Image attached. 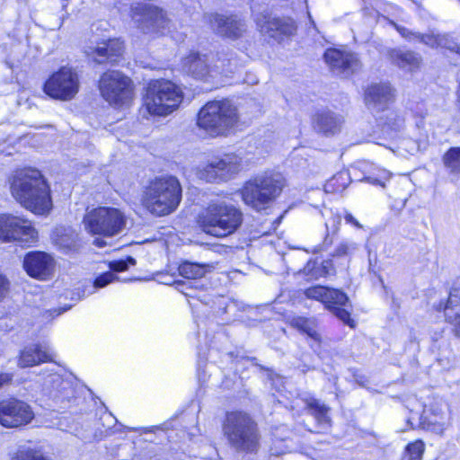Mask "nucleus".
<instances>
[{
	"label": "nucleus",
	"mask_w": 460,
	"mask_h": 460,
	"mask_svg": "<svg viewBox=\"0 0 460 460\" xmlns=\"http://www.w3.org/2000/svg\"><path fill=\"white\" fill-rule=\"evenodd\" d=\"M446 422L442 415H431L427 411L420 418V427L423 429L430 430L436 433H442Z\"/></svg>",
	"instance_id": "obj_32"
},
{
	"label": "nucleus",
	"mask_w": 460,
	"mask_h": 460,
	"mask_svg": "<svg viewBox=\"0 0 460 460\" xmlns=\"http://www.w3.org/2000/svg\"><path fill=\"white\" fill-rule=\"evenodd\" d=\"M342 118L330 111H322L314 117V127L323 134H335L341 129Z\"/></svg>",
	"instance_id": "obj_25"
},
{
	"label": "nucleus",
	"mask_w": 460,
	"mask_h": 460,
	"mask_svg": "<svg viewBox=\"0 0 460 460\" xmlns=\"http://www.w3.org/2000/svg\"><path fill=\"white\" fill-rule=\"evenodd\" d=\"M440 34H415V39L432 48L438 47V40Z\"/></svg>",
	"instance_id": "obj_42"
},
{
	"label": "nucleus",
	"mask_w": 460,
	"mask_h": 460,
	"mask_svg": "<svg viewBox=\"0 0 460 460\" xmlns=\"http://www.w3.org/2000/svg\"><path fill=\"white\" fill-rule=\"evenodd\" d=\"M347 176H348V174L346 172L337 173L326 184V189H329L332 187V190H334V191H338V190L345 189V187H346L345 183H342L341 186H337L336 188H334V187H335L336 183H338L340 181H345Z\"/></svg>",
	"instance_id": "obj_43"
},
{
	"label": "nucleus",
	"mask_w": 460,
	"mask_h": 460,
	"mask_svg": "<svg viewBox=\"0 0 460 460\" xmlns=\"http://www.w3.org/2000/svg\"><path fill=\"white\" fill-rule=\"evenodd\" d=\"M48 381L47 384H49V385L57 391H64L66 389V387L69 385L68 382L64 381V379L61 377L58 374H49L48 376Z\"/></svg>",
	"instance_id": "obj_41"
},
{
	"label": "nucleus",
	"mask_w": 460,
	"mask_h": 460,
	"mask_svg": "<svg viewBox=\"0 0 460 460\" xmlns=\"http://www.w3.org/2000/svg\"><path fill=\"white\" fill-rule=\"evenodd\" d=\"M34 411L26 402L8 399L0 402V425L19 428L28 425L34 419Z\"/></svg>",
	"instance_id": "obj_15"
},
{
	"label": "nucleus",
	"mask_w": 460,
	"mask_h": 460,
	"mask_svg": "<svg viewBox=\"0 0 460 460\" xmlns=\"http://www.w3.org/2000/svg\"><path fill=\"white\" fill-rule=\"evenodd\" d=\"M338 226H334L333 234H335L338 231Z\"/></svg>",
	"instance_id": "obj_53"
},
{
	"label": "nucleus",
	"mask_w": 460,
	"mask_h": 460,
	"mask_svg": "<svg viewBox=\"0 0 460 460\" xmlns=\"http://www.w3.org/2000/svg\"><path fill=\"white\" fill-rule=\"evenodd\" d=\"M102 96L111 105L122 107L133 99L131 80L119 71L112 70L103 73L99 81Z\"/></svg>",
	"instance_id": "obj_10"
},
{
	"label": "nucleus",
	"mask_w": 460,
	"mask_h": 460,
	"mask_svg": "<svg viewBox=\"0 0 460 460\" xmlns=\"http://www.w3.org/2000/svg\"><path fill=\"white\" fill-rule=\"evenodd\" d=\"M303 295L307 299L323 303L325 308L343 323L351 328L355 327V322L350 317L351 304L348 296L341 290L316 285L304 289Z\"/></svg>",
	"instance_id": "obj_8"
},
{
	"label": "nucleus",
	"mask_w": 460,
	"mask_h": 460,
	"mask_svg": "<svg viewBox=\"0 0 460 460\" xmlns=\"http://www.w3.org/2000/svg\"><path fill=\"white\" fill-rule=\"evenodd\" d=\"M428 146V136L426 134H420L417 139L405 138L400 143V148L405 150L410 155H414Z\"/></svg>",
	"instance_id": "obj_35"
},
{
	"label": "nucleus",
	"mask_w": 460,
	"mask_h": 460,
	"mask_svg": "<svg viewBox=\"0 0 460 460\" xmlns=\"http://www.w3.org/2000/svg\"><path fill=\"white\" fill-rule=\"evenodd\" d=\"M444 167L454 177L460 174V146L449 148L442 156ZM455 181V178L451 180Z\"/></svg>",
	"instance_id": "obj_31"
},
{
	"label": "nucleus",
	"mask_w": 460,
	"mask_h": 460,
	"mask_svg": "<svg viewBox=\"0 0 460 460\" xmlns=\"http://www.w3.org/2000/svg\"><path fill=\"white\" fill-rule=\"evenodd\" d=\"M261 33L276 42H282L296 33L297 25L294 19L287 16L276 17L261 13L254 18Z\"/></svg>",
	"instance_id": "obj_14"
},
{
	"label": "nucleus",
	"mask_w": 460,
	"mask_h": 460,
	"mask_svg": "<svg viewBox=\"0 0 460 460\" xmlns=\"http://www.w3.org/2000/svg\"><path fill=\"white\" fill-rule=\"evenodd\" d=\"M389 178L390 172L387 171H383L382 175L379 178L367 177L366 178V180L374 185H380L382 187H385V181L389 180Z\"/></svg>",
	"instance_id": "obj_44"
},
{
	"label": "nucleus",
	"mask_w": 460,
	"mask_h": 460,
	"mask_svg": "<svg viewBox=\"0 0 460 460\" xmlns=\"http://www.w3.org/2000/svg\"><path fill=\"white\" fill-rule=\"evenodd\" d=\"M80 89L77 72L68 66H62L45 82L43 92L51 99L68 102L73 100Z\"/></svg>",
	"instance_id": "obj_11"
},
{
	"label": "nucleus",
	"mask_w": 460,
	"mask_h": 460,
	"mask_svg": "<svg viewBox=\"0 0 460 460\" xmlns=\"http://www.w3.org/2000/svg\"><path fill=\"white\" fill-rule=\"evenodd\" d=\"M412 420H413V417H410L408 419V423H410L411 426H412Z\"/></svg>",
	"instance_id": "obj_51"
},
{
	"label": "nucleus",
	"mask_w": 460,
	"mask_h": 460,
	"mask_svg": "<svg viewBox=\"0 0 460 460\" xmlns=\"http://www.w3.org/2000/svg\"><path fill=\"white\" fill-rule=\"evenodd\" d=\"M0 239L4 242H18L31 245L37 242L38 232L26 218L4 214L0 216Z\"/></svg>",
	"instance_id": "obj_13"
},
{
	"label": "nucleus",
	"mask_w": 460,
	"mask_h": 460,
	"mask_svg": "<svg viewBox=\"0 0 460 460\" xmlns=\"http://www.w3.org/2000/svg\"><path fill=\"white\" fill-rule=\"evenodd\" d=\"M397 31L404 38L406 39H415V34L414 32H411L408 29L404 28V27H401V26H398L396 25L395 26Z\"/></svg>",
	"instance_id": "obj_47"
},
{
	"label": "nucleus",
	"mask_w": 460,
	"mask_h": 460,
	"mask_svg": "<svg viewBox=\"0 0 460 460\" xmlns=\"http://www.w3.org/2000/svg\"><path fill=\"white\" fill-rule=\"evenodd\" d=\"M208 266L185 261L179 267L181 276L187 279V281H176V288L186 296H193L192 282L190 279L202 278L207 272Z\"/></svg>",
	"instance_id": "obj_22"
},
{
	"label": "nucleus",
	"mask_w": 460,
	"mask_h": 460,
	"mask_svg": "<svg viewBox=\"0 0 460 460\" xmlns=\"http://www.w3.org/2000/svg\"><path fill=\"white\" fill-rule=\"evenodd\" d=\"M358 249V244L354 242L344 240L341 242L332 255L333 257H342L352 254Z\"/></svg>",
	"instance_id": "obj_38"
},
{
	"label": "nucleus",
	"mask_w": 460,
	"mask_h": 460,
	"mask_svg": "<svg viewBox=\"0 0 460 460\" xmlns=\"http://www.w3.org/2000/svg\"><path fill=\"white\" fill-rule=\"evenodd\" d=\"M344 219L347 224H350L357 228H362L361 224L352 216V214L346 212L344 215Z\"/></svg>",
	"instance_id": "obj_46"
},
{
	"label": "nucleus",
	"mask_w": 460,
	"mask_h": 460,
	"mask_svg": "<svg viewBox=\"0 0 460 460\" xmlns=\"http://www.w3.org/2000/svg\"><path fill=\"white\" fill-rule=\"evenodd\" d=\"M438 47L447 49L456 53H460V47L449 34L445 33L439 35Z\"/></svg>",
	"instance_id": "obj_40"
},
{
	"label": "nucleus",
	"mask_w": 460,
	"mask_h": 460,
	"mask_svg": "<svg viewBox=\"0 0 460 460\" xmlns=\"http://www.w3.org/2000/svg\"><path fill=\"white\" fill-rule=\"evenodd\" d=\"M182 66L186 73L199 79H205L210 73L207 57L198 53H191L186 57L182 61Z\"/></svg>",
	"instance_id": "obj_26"
},
{
	"label": "nucleus",
	"mask_w": 460,
	"mask_h": 460,
	"mask_svg": "<svg viewBox=\"0 0 460 460\" xmlns=\"http://www.w3.org/2000/svg\"><path fill=\"white\" fill-rule=\"evenodd\" d=\"M8 281L7 279L0 275V301L4 297L6 292H7V289H8Z\"/></svg>",
	"instance_id": "obj_45"
},
{
	"label": "nucleus",
	"mask_w": 460,
	"mask_h": 460,
	"mask_svg": "<svg viewBox=\"0 0 460 460\" xmlns=\"http://www.w3.org/2000/svg\"><path fill=\"white\" fill-rule=\"evenodd\" d=\"M84 224L85 229L93 234L113 236L125 226V217L117 208L100 207L86 213Z\"/></svg>",
	"instance_id": "obj_9"
},
{
	"label": "nucleus",
	"mask_w": 460,
	"mask_h": 460,
	"mask_svg": "<svg viewBox=\"0 0 460 460\" xmlns=\"http://www.w3.org/2000/svg\"><path fill=\"white\" fill-rule=\"evenodd\" d=\"M96 243H97V245H99V246H102V243H98V242L96 241Z\"/></svg>",
	"instance_id": "obj_55"
},
{
	"label": "nucleus",
	"mask_w": 460,
	"mask_h": 460,
	"mask_svg": "<svg viewBox=\"0 0 460 460\" xmlns=\"http://www.w3.org/2000/svg\"><path fill=\"white\" fill-rule=\"evenodd\" d=\"M132 19L144 33L163 32L169 22L162 9L146 4L132 9Z\"/></svg>",
	"instance_id": "obj_16"
},
{
	"label": "nucleus",
	"mask_w": 460,
	"mask_h": 460,
	"mask_svg": "<svg viewBox=\"0 0 460 460\" xmlns=\"http://www.w3.org/2000/svg\"><path fill=\"white\" fill-rule=\"evenodd\" d=\"M446 321L454 325L453 332L460 337V288H453L444 306Z\"/></svg>",
	"instance_id": "obj_23"
},
{
	"label": "nucleus",
	"mask_w": 460,
	"mask_h": 460,
	"mask_svg": "<svg viewBox=\"0 0 460 460\" xmlns=\"http://www.w3.org/2000/svg\"><path fill=\"white\" fill-rule=\"evenodd\" d=\"M237 107L227 99L207 102L198 114L197 125L211 137H226L239 126Z\"/></svg>",
	"instance_id": "obj_4"
},
{
	"label": "nucleus",
	"mask_w": 460,
	"mask_h": 460,
	"mask_svg": "<svg viewBox=\"0 0 460 460\" xmlns=\"http://www.w3.org/2000/svg\"><path fill=\"white\" fill-rule=\"evenodd\" d=\"M394 90L388 83L373 84L365 93L367 106L376 111H385L389 102L394 100Z\"/></svg>",
	"instance_id": "obj_20"
},
{
	"label": "nucleus",
	"mask_w": 460,
	"mask_h": 460,
	"mask_svg": "<svg viewBox=\"0 0 460 460\" xmlns=\"http://www.w3.org/2000/svg\"><path fill=\"white\" fill-rule=\"evenodd\" d=\"M12 380V375L7 373H0V387L8 384Z\"/></svg>",
	"instance_id": "obj_49"
},
{
	"label": "nucleus",
	"mask_w": 460,
	"mask_h": 460,
	"mask_svg": "<svg viewBox=\"0 0 460 460\" xmlns=\"http://www.w3.org/2000/svg\"><path fill=\"white\" fill-rule=\"evenodd\" d=\"M224 436L230 447L239 453H255L261 435L255 420L246 412H227L223 423Z\"/></svg>",
	"instance_id": "obj_6"
},
{
	"label": "nucleus",
	"mask_w": 460,
	"mask_h": 460,
	"mask_svg": "<svg viewBox=\"0 0 460 460\" xmlns=\"http://www.w3.org/2000/svg\"><path fill=\"white\" fill-rule=\"evenodd\" d=\"M243 214L234 204L226 200H212L199 214L198 223L208 234L226 237L235 233L242 226Z\"/></svg>",
	"instance_id": "obj_3"
},
{
	"label": "nucleus",
	"mask_w": 460,
	"mask_h": 460,
	"mask_svg": "<svg viewBox=\"0 0 460 460\" xmlns=\"http://www.w3.org/2000/svg\"><path fill=\"white\" fill-rule=\"evenodd\" d=\"M391 62L407 72H415L421 64V58L419 54L412 51L402 49H392L389 51Z\"/></svg>",
	"instance_id": "obj_24"
},
{
	"label": "nucleus",
	"mask_w": 460,
	"mask_h": 460,
	"mask_svg": "<svg viewBox=\"0 0 460 460\" xmlns=\"http://www.w3.org/2000/svg\"><path fill=\"white\" fill-rule=\"evenodd\" d=\"M243 169L242 159L234 154L213 157L198 170V177L208 182L225 181Z\"/></svg>",
	"instance_id": "obj_12"
},
{
	"label": "nucleus",
	"mask_w": 460,
	"mask_h": 460,
	"mask_svg": "<svg viewBox=\"0 0 460 460\" xmlns=\"http://www.w3.org/2000/svg\"><path fill=\"white\" fill-rule=\"evenodd\" d=\"M334 222H336V223H337V225H340V223H341V218H340V217H338L336 220H334Z\"/></svg>",
	"instance_id": "obj_52"
},
{
	"label": "nucleus",
	"mask_w": 460,
	"mask_h": 460,
	"mask_svg": "<svg viewBox=\"0 0 460 460\" xmlns=\"http://www.w3.org/2000/svg\"><path fill=\"white\" fill-rule=\"evenodd\" d=\"M23 268L31 277L44 280L52 274L54 260L46 252H30L24 257Z\"/></svg>",
	"instance_id": "obj_18"
},
{
	"label": "nucleus",
	"mask_w": 460,
	"mask_h": 460,
	"mask_svg": "<svg viewBox=\"0 0 460 460\" xmlns=\"http://www.w3.org/2000/svg\"><path fill=\"white\" fill-rule=\"evenodd\" d=\"M324 59L334 73L342 76H349L361 67L356 54L337 49H327L324 53Z\"/></svg>",
	"instance_id": "obj_17"
},
{
	"label": "nucleus",
	"mask_w": 460,
	"mask_h": 460,
	"mask_svg": "<svg viewBox=\"0 0 460 460\" xmlns=\"http://www.w3.org/2000/svg\"><path fill=\"white\" fill-rule=\"evenodd\" d=\"M181 192L177 178L155 177L143 187L141 204L153 216L164 217L177 209L181 200Z\"/></svg>",
	"instance_id": "obj_2"
},
{
	"label": "nucleus",
	"mask_w": 460,
	"mask_h": 460,
	"mask_svg": "<svg viewBox=\"0 0 460 460\" xmlns=\"http://www.w3.org/2000/svg\"><path fill=\"white\" fill-rule=\"evenodd\" d=\"M304 271L306 275H309L310 279H318L321 277L329 275L333 271V265L331 260L323 261L320 265L314 263H307L305 267Z\"/></svg>",
	"instance_id": "obj_34"
},
{
	"label": "nucleus",
	"mask_w": 460,
	"mask_h": 460,
	"mask_svg": "<svg viewBox=\"0 0 460 460\" xmlns=\"http://www.w3.org/2000/svg\"><path fill=\"white\" fill-rule=\"evenodd\" d=\"M379 119L382 124V132L387 137H396L404 128V118L396 111H386Z\"/></svg>",
	"instance_id": "obj_28"
},
{
	"label": "nucleus",
	"mask_w": 460,
	"mask_h": 460,
	"mask_svg": "<svg viewBox=\"0 0 460 460\" xmlns=\"http://www.w3.org/2000/svg\"><path fill=\"white\" fill-rule=\"evenodd\" d=\"M332 243H333V236H331L329 234H327L323 242L322 249L325 250V251L328 250L332 246Z\"/></svg>",
	"instance_id": "obj_48"
},
{
	"label": "nucleus",
	"mask_w": 460,
	"mask_h": 460,
	"mask_svg": "<svg viewBox=\"0 0 460 460\" xmlns=\"http://www.w3.org/2000/svg\"><path fill=\"white\" fill-rule=\"evenodd\" d=\"M431 415H442V416H444V412L442 411V410L437 409V410L432 411Z\"/></svg>",
	"instance_id": "obj_50"
},
{
	"label": "nucleus",
	"mask_w": 460,
	"mask_h": 460,
	"mask_svg": "<svg viewBox=\"0 0 460 460\" xmlns=\"http://www.w3.org/2000/svg\"><path fill=\"white\" fill-rule=\"evenodd\" d=\"M54 241L56 245L66 252L75 251L78 248V234L72 230L64 229V233L58 234Z\"/></svg>",
	"instance_id": "obj_33"
},
{
	"label": "nucleus",
	"mask_w": 460,
	"mask_h": 460,
	"mask_svg": "<svg viewBox=\"0 0 460 460\" xmlns=\"http://www.w3.org/2000/svg\"><path fill=\"white\" fill-rule=\"evenodd\" d=\"M307 405L311 410L314 411L315 417L319 420L326 421L327 420V413L329 408L323 404L320 401L316 399H310L307 402Z\"/></svg>",
	"instance_id": "obj_39"
},
{
	"label": "nucleus",
	"mask_w": 460,
	"mask_h": 460,
	"mask_svg": "<svg viewBox=\"0 0 460 460\" xmlns=\"http://www.w3.org/2000/svg\"><path fill=\"white\" fill-rule=\"evenodd\" d=\"M11 460H49L40 451L32 448H20Z\"/></svg>",
	"instance_id": "obj_36"
},
{
	"label": "nucleus",
	"mask_w": 460,
	"mask_h": 460,
	"mask_svg": "<svg viewBox=\"0 0 460 460\" xmlns=\"http://www.w3.org/2000/svg\"><path fill=\"white\" fill-rule=\"evenodd\" d=\"M285 185L286 180L281 173L268 171L246 181L238 192L245 205L261 211L280 195Z\"/></svg>",
	"instance_id": "obj_5"
},
{
	"label": "nucleus",
	"mask_w": 460,
	"mask_h": 460,
	"mask_svg": "<svg viewBox=\"0 0 460 460\" xmlns=\"http://www.w3.org/2000/svg\"><path fill=\"white\" fill-rule=\"evenodd\" d=\"M49 361H52L50 349L46 345L31 344L21 351L18 366L22 368L31 367Z\"/></svg>",
	"instance_id": "obj_21"
},
{
	"label": "nucleus",
	"mask_w": 460,
	"mask_h": 460,
	"mask_svg": "<svg viewBox=\"0 0 460 460\" xmlns=\"http://www.w3.org/2000/svg\"><path fill=\"white\" fill-rule=\"evenodd\" d=\"M136 265V260L130 256L127 257L126 260L113 261L110 262V269L112 271L105 272L94 280V288H101L106 287L108 284L117 279L115 272L125 271L129 266Z\"/></svg>",
	"instance_id": "obj_29"
},
{
	"label": "nucleus",
	"mask_w": 460,
	"mask_h": 460,
	"mask_svg": "<svg viewBox=\"0 0 460 460\" xmlns=\"http://www.w3.org/2000/svg\"><path fill=\"white\" fill-rule=\"evenodd\" d=\"M206 20L211 28L219 35L236 39L246 31L245 22L236 16H224L217 13L207 14Z\"/></svg>",
	"instance_id": "obj_19"
},
{
	"label": "nucleus",
	"mask_w": 460,
	"mask_h": 460,
	"mask_svg": "<svg viewBox=\"0 0 460 460\" xmlns=\"http://www.w3.org/2000/svg\"><path fill=\"white\" fill-rule=\"evenodd\" d=\"M123 48V42L119 39L109 40L103 42L102 46L97 47L93 54L99 64L105 61L115 62L116 58L121 55Z\"/></svg>",
	"instance_id": "obj_27"
},
{
	"label": "nucleus",
	"mask_w": 460,
	"mask_h": 460,
	"mask_svg": "<svg viewBox=\"0 0 460 460\" xmlns=\"http://www.w3.org/2000/svg\"><path fill=\"white\" fill-rule=\"evenodd\" d=\"M306 367V369H305V368H303V369H302V371H303V372H305L306 370H309V369H310L308 367Z\"/></svg>",
	"instance_id": "obj_54"
},
{
	"label": "nucleus",
	"mask_w": 460,
	"mask_h": 460,
	"mask_svg": "<svg viewBox=\"0 0 460 460\" xmlns=\"http://www.w3.org/2000/svg\"><path fill=\"white\" fill-rule=\"evenodd\" d=\"M424 451L425 444L422 440H416L406 447L409 460H421Z\"/></svg>",
	"instance_id": "obj_37"
},
{
	"label": "nucleus",
	"mask_w": 460,
	"mask_h": 460,
	"mask_svg": "<svg viewBox=\"0 0 460 460\" xmlns=\"http://www.w3.org/2000/svg\"><path fill=\"white\" fill-rule=\"evenodd\" d=\"M292 325L320 345L322 336L317 330L316 319L297 316L292 319Z\"/></svg>",
	"instance_id": "obj_30"
},
{
	"label": "nucleus",
	"mask_w": 460,
	"mask_h": 460,
	"mask_svg": "<svg viewBox=\"0 0 460 460\" xmlns=\"http://www.w3.org/2000/svg\"><path fill=\"white\" fill-rule=\"evenodd\" d=\"M183 94L179 86L169 80H152L143 96V107L148 114L165 117L178 109Z\"/></svg>",
	"instance_id": "obj_7"
},
{
	"label": "nucleus",
	"mask_w": 460,
	"mask_h": 460,
	"mask_svg": "<svg viewBox=\"0 0 460 460\" xmlns=\"http://www.w3.org/2000/svg\"><path fill=\"white\" fill-rule=\"evenodd\" d=\"M13 197L36 215H46L52 208L50 190L41 172L33 168L17 170L10 181Z\"/></svg>",
	"instance_id": "obj_1"
}]
</instances>
